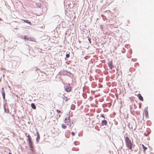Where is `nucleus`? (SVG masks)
<instances>
[{
  "mask_svg": "<svg viewBox=\"0 0 154 154\" xmlns=\"http://www.w3.org/2000/svg\"><path fill=\"white\" fill-rule=\"evenodd\" d=\"M102 124L103 125H106L107 124V122L106 120H104L102 121Z\"/></svg>",
  "mask_w": 154,
  "mask_h": 154,
  "instance_id": "9b49d317",
  "label": "nucleus"
},
{
  "mask_svg": "<svg viewBox=\"0 0 154 154\" xmlns=\"http://www.w3.org/2000/svg\"><path fill=\"white\" fill-rule=\"evenodd\" d=\"M64 122L67 125H71L69 116H68L65 118Z\"/></svg>",
  "mask_w": 154,
  "mask_h": 154,
  "instance_id": "f03ea898",
  "label": "nucleus"
},
{
  "mask_svg": "<svg viewBox=\"0 0 154 154\" xmlns=\"http://www.w3.org/2000/svg\"><path fill=\"white\" fill-rule=\"evenodd\" d=\"M66 57L67 58L69 57V54H66Z\"/></svg>",
  "mask_w": 154,
  "mask_h": 154,
  "instance_id": "aec40b11",
  "label": "nucleus"
},
{
  "mask_svg": "<svg viewBox=\"0 0 154 154\" xmlns=\"http://www.w3.org/2000/svg\"><path fill=\"white\" fill-rule=\"evenodd\" d=\"M145 115L146 118L148 117V112L147 108H145L144 110Z\"/></svg>",
  "mask_w": 154,
  "mask_h": 154,
  "instance_id": "20e7f679",
  "label": "nucleus"
},
{
  "mask_svg": "<svg viewBox=\"0 0 154 154\" xmlns=\"http://www.w3.org/2000/svg\"><path fill=\"white\" fill-rule=\"evenodd\" d=\"M108 65L110 69H112L113 68V65L112 61L109 62L108 63Z\"/></svg>",
  "mask_w": 154,
  "mask_h": 154,
  "instance_id": "39448f33",
  "label": "nucleus"
},
{
  "mask_svg": "<svg viewBox=\"0 0 154 154\" xmlns=\"http://www.w3.org/2000/svg\"><path fill=\"white\" fill-rule=\"evenodd\" d=\"M60 116H60V115H59V117H60Z\"/></svg>",
  "mask_w": 154,
  "mask_h": 154,
  "instance_id": "b1692460",
  "label": "nucleus"
},
{
  "mask_svg": "<svg viewBox=\"0 0 154 154\" xmlns=\"http://www.w3.org/2000/svg\"><path fill=\"white\" fill-rule=\"evenodd\" d=\"M142 146L144 151L147 149V148L143 144H142Z\"/></svg>",
  "mask_w": 154,
  "mask_h": 154,
  "instance_id": "f3484780",
  "label": "nucleus"
},
{
  "mask_svg": "<svg viewBox=\"0 0 154 154\" xmlns=\"http://www.w3.org/2000/svg\"><path fill=\"white\" fill-rule=\"evenodd\" d=\"M72 90V88L71 86L65 88V90L67 92H70Z\"/></svg>",
  "mask_w": 154,
  "mask_h": 154,
  "instance_id": "423d86ee",
  "label": "nucleus"
},
{
  "mask_svg": "<svg viewBox=\"0 0 154 154\" xmlns=\"http://www.w3.org/2000/svg\"><path fill=\"white\" fill-rule=\"evenodd\" d=\"M36 134H37V138L36 140L38 142L40 139V136L39 134V133L37 131L36 132Z\"/></svg>",
  "mask_w": 154,
  "mask_h": 154,
  "instance_id": "6e6552de",
  "label": "nucleus"
},
{
  "mask_svg": "<svg viewBox=\"0 0 154 154\" xmlns=\"http://www.w3.org/2000/svg\"><path fill=\"white\" fill-rule=\"evenodd\" d=\"M29 38V40L33 42H35V39L34 38Z\"/></svg>",
  "mask_w": 154,
  "mask_h": 154,
  "instance_id": "ddd939ff",
  "label": "nucleus"
},
{
  "mask_svg": "<svg viewBox=\"0 0 154 154\" xmlns=\"http://www.w3.org/2000/svg\"><path fill=\"white\" fill-rule=\"evenodd\" d=\"M31 106L32 108L34 109H36V106L35 104L33 103H32L31 104Z\"/></svg>",
  "mask_w": 154,
  "mask_h": 154,
  "instance_id": "f8f14e48",
  "label": "nucleus"
},
{
  "mask_svg": "<svg viewBox=\"0 0 154 154\" xmlns=\"http://www.w3.org/2000/svg\"><path fill=\"white\" fill-rule=\"evenodd\" d=\"M9 154H12V153H11V152H9Z\"/></svg>",
  "mask_w": 154,
  "mask_h": 154,
  "instance_id": "393cba45",
  "label": "nucleus"
},
{
  "mask_svg": "<svg viewBox=\"0 0 154 154\" xmlns=\"http://www.w3.org/2000/svg\"><path fill=\"white\" fill-rule=\"evenodd\" d=\"M22 38H23L24 39H26L27 40L29 39V38H27L26 36H23Z\"/></svg>",
  "mask_w": 154,
  "mask_h": 154,
  "instance_id": "a211bd4d",
  "label": "nucleus"
},
{
  "mask_svg": "<svg viewBox=\"0 0 154 154\" xmlns=\"http://www.w3.org/2000/svg\"><path fill=\"white\" fill-rule=\"evenodd\" d=\"M29 144L30 150L31 151V152L32 153H34L35 152V150L33 147V143L32 142L29 143Z\"/></svg>",
  "mask_w": 154,
  "mask_h": 154,
  "instance_id": "7ed1b4c3",
  "label": "nucleus"
},
{
  "mask_svg": "<svg viewBox=\"0 0 154 154\" xmlns=\"http://www.w3.org/2000/svg\"><path fill=\"white\" fill-rule=\"evenodd\" d=\"M63 99L65 101H67L68 100V97L65 96H64L63 97Z\"/></svg>",
  "mask_w": 154,
  "mask_h": 154,
  "instance_id": "2eb2a0df",
  "label": "nucleus"
},
{
  "mask_svg": "<svg viewBox=\"0 0 154 154\" xmlns=\"http://www.w3.org/2000/svg\"><path fill=\"white\" fill-rule=\"evenodd\" d=\"M61 127L63 129H65L66 128V125L63 124L61 125Z\"/></svg>",
  "mask_w": 154,
  "mask_h": 154,
  "instance_id": "dca6fc26",
  "label": "nucleus"
},
{
  "mask_svg": "<svg viewBox=\"0 0 154 154\" xmlns=\"http://www.w3.org/2000/svg\"><path fill=\"white\" fill-rule=\"evenodd\" d=\"M125 141L127 147L129 149H131L133 146V142L131 141L128 136L125 137Z\"/></svg>",
  "mask_w": 154,
  "mask_h": 154,
  "instance_id": "f257e3e1",
  "label": "nucleus"
},
{
  "mask_svg": "<svg viewBox=\"0 0 154 154\" xmlns=\"http://www.w3.org/2000/svg\"><path fill=\"white\" fill-rule=\"evenodd\" d=\"M139 99L141 101H143V98L141 95V94H138L137 95Z\"/></svg>",
  "mask_w": 154,
  "mask_h": 154,
  "instance_id": "0eeeda50",
  "label": "nucleus"
},
{
  "mask_svg": "<svg viewBox=\"0 0 154 154\" xmlns=\"http://www.w3.org/2000/svg\"><path fill=\"white\" fill-rule=\"evenodd\" d=\"M100 116L104 118V116L103 114H101Z\"/></svg>",
  "mask_w": 154,
  "mask_h": 154,
  "instance_id": "5701e85b",
  "label": "nucleus"
},
{
  "mask_svg": "<svg viewBox=\"0 0 154 154\" xmlns=\"http://www.w3.org/2000/svg\"><path fill=\"white\" fill-rule=\"evenodd\" d=\"M2 95L3 96V99L4 100L5 98V92L3 88L2 89Z\"/></svg>",
  "mask_w": 154,
  "mask_h": 154,
  "instance_id": "9d476101",
  "label": "nucleus"
},
{
  "mask_svg": "<svg viewBox=\"0 0 154 154\" xmlns=\"http://www.w3.org/2000/svg\"><path fill=\"white\" fill-rule=\"evenodd\" d=\"M56 111L58 113H61V111L58 109H57Z\"/></svg>",
  "mask_w": 154,
  "mask_h": 154,
  "instance_id": "412c9836",
  "label": "nucleus"
},
{
  "mask_svg": "<svg viewBox=\"0 0 154 154\" xmlns=\"http://www.w3.org/2000/svg\"><path fill=\"white\" fill-rule=\"evenodd\" d=\"M22 20L25 23H26L29 24H31V22L29 21L28 20Z\"/></svg>",
  "mask_w": 154,
  "mask_h": 154,
  "instance_id": "4468645a",
  "label": "nucleus"
},
{
  "mask_svg": "<svg viewBox=\"0 0 154 154\" xmlns=\"http://www.w3.org/2000/svg\"><path fill=\"white\" fill-rule=\"evenodd\" d=\"M71 134L72 136H73L75 135V133L74 132H71Z\"/></svg>",
  "mask_w": 154,
  "mask_h": 154,
  "instance_id": "4be33fe9",
  "label": "nucleus"
},
{
  "mask_svg": "<svg viewBox=\"0 0 154 154\" xmlns=\"http://www.w3.org/2000/svg\"><path fill=\"white\" fill-rule=\"evenodd\" d=\"M28 140V143H32V141L31 138L29 135H28L27 136Z\"/></svg>",
  "mask_w": 154,
  "mask_h": 154,
  "instance_id": "1a4fd4ad",
  "label": "nucleus"
},
{
  "mask_svg": "<svg viewBox=\"0 0 154 154\" xmlns=\"http://www.w3.org/2000/svg\"><path fill=\"white\" fill-rule=\"evenodd\" d=\"M88 40L89 42V43L90 44H91V38L90 37H88Z\"/></svg>",
  "mask_w": 154,
  "mask_h": 154,
  "instance_id": "6ab92c4d",
  "label": "nucleus"
}]
</instances>
